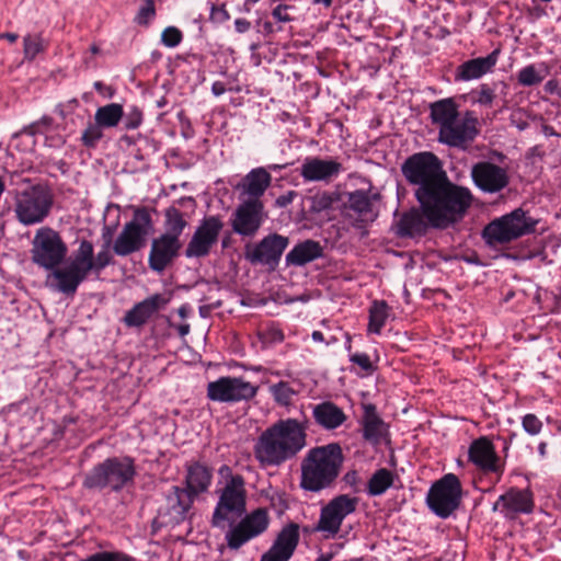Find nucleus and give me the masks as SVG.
Here are the masks:
<instances>
[{
    "instance_id": "f257e3e1",
    "label": "nucleus",
    "mask_w": 561,
    "mask_h": 561,
    "mask_svg": "<svg viewBox=\"0 0 561 561\" xmlns=\"http://www.w3.org/2000/svg\"><path fill=\"white\" fill-rule=\"evenodd\" d=\"M401 172L431 224L446 229L465 217L473 195L468 187L453 183L439 158L430 151L416 152L405 159Z\"/></svg>"
},
{
    "instance_id": "f03ea898",
    "label": "nucleus",
    "mask_w": 561,
    "mask_h": 561,
    "mask_svg": "<svg viewBox=\"0 0 561 561\" xmlns=\"http://www.w3.org/2000/svg\"><path fill=\"white\" fill-rule=\"evenodd\" d=\"M309 420L282 419L257 437L253 454L262 467H279L294 459L307 446Z\"/></svg>"
},
{
    "instance_id": "7ed1b4c3",
    "label": "nucleus",
    "mask_w": 561,
    "mask_h": 561,
    "mask_svg": "<svg viewBox=\"0 0 561 561\" xmlns=\"http://www.w3.org/2000/svg\"><path fill=\"white\" fill-rule=\"evenodd\" d=\"M112 230L104 227L103 239L105 241L103 249L94 255L93 243L89 240H81L78 249L64 265V270L56 272L58 279V291L72 297L78 287L88 278L91 273L99 275L106 266L112 263L110 244L112 242Z\"/></svg>"
},
{
    "instance_id": "20e7f679",
    "label": "nucleus",
    "mask_w": 561,
    "mask_h": 561,
    "mask_svg": "<svg viewBox=\"0 0 561 561\" xmlns=\"http://www.w3.org/2000/svg\"><path fill=\"white\" fill-rule=\"evenodd\" d=\"M344 455L337 443L310 448L300 463V488L320 492L334 485L342 470Z\"/></svg>"
},
{
    "instance_id": "39448f33",
    "label": "nucleus",
    "mask_w": 561,
    "mask_h": 561,
    "mask_svg": "<svg viewBox=\"0 0 561 561\" xmlns=\"http://www.w3.org/2000/svg\"><path fill=\"white\" fill-rule=\"evenodd\" d=\"M31 244L32 262L50 272L49 279L58 291V279L55 274L57 271L64 270L61 264L68 254L67 243L57 230L46 226L36 230Z\"/></svg>"
},
{
    "instance_id": "423d86ee",
    "label": "nucleus",
    "mask_w": 561,
    "mask_h": 561,
    "mask_svg": "<svg viewBox=\"0 0 561 561\" xmlns=\"http://www.w3.org/2000/svg\"><path fill=\"white\" fill-rule=\"evenodd\" d=\"M134 460L129 457H112L95 465L83 479V486L89 490H110L118 492L135 476Z\"/></svg>"
},
{
    "instance_id": "0eeeda50",
    "label": "nucleus",
    "mask_w": 561,
    "mask_h": 561,
    "mask_svg": "<svg viewBox=\"0 0 561 561\" xmlns=\"http://www.w3.org/2000/svg\"><path fill=\"white\" fill-rule=\"evenodd\" d=\"M53 205L54 196L48 187L32 185L16 193L15 218L24 226L42 224L50 214Z\"/></svg>"
},
{
    "instance_id": "6e6552de",
    "label": "nucleus",
    "mask_w": 561,
    "mask_h": 561,
    "mask_svg": "<svg viewBox=\"0 0 561 561\" xmlns=\"http://www.w3.org/2000/svg\"><path fill=\"white\" fill-rule=\"evenodd\" d=\"M537 220L527 216L522 208L492 220L482 232L489 245L505 244L535 231Z\"/></svg>"
},
{
    "instance_id": "1a4fd4ad",
    "label": "nucleus",
    "mask_w": 561,
    "mask_h": 561,
    "mask_svg": "<svg viewBox=\"0 0 561 561\" xmlns=\"http://www.w3.org/2000/svg\"><path fill=\"white\" fill-rule=\"evenodd\" d=\"M461 483L454 473H447L436 481L426 497L428 507L440 518L449 517L460 505Z\"/></svg>"
},
{
    "instance_id": "9d476101",
    "label": "nucleus",
    "mask_w": 561,
    "mask_h": 561,
    "mask_svg": "<svg viewBox=\"0 0 561 561\" xmlns=\"http://www.w3.org/2000/svg\"><path fill=\"white\" fill-rule=\"evenodd\" d=\"M245 481L236 474L226 481L213 514V525L220 526L229 514L241 515L245 511Z\"/></svg>"
},
{
    "instance_id": "9b49d317",
    "label": "nucleus",
    "mask_w": 561,
    "mask_h": 561,
    "mask_svg": "<svg viewBox=\"0 0 561 561\" xmlns=\"http://www.w3.org/2000/svg\"><path fill=\"white\" fill-rule=\"evenodd\" d=\"M478 125V118L467 111L461 118L458 116L453 123L438 129L437 139L450 148L467 150L480 133Z\"/></svg>"
},
{
    "instance_id": "f8f14e48",
    "label": "nucleus",
    "mask_w": 561,
    "mask_h": 561,
    "mask_svg": "<svg viewBox=\"0 0 561 561\" xmlns=\"http://www.w3.org/2000/svg\"><path fill=\"white\" fill-rule=\"evenodd\" d=\"M256 393V386L239 377H220L207 385V397L216 402L249 401Z\"/></svg>"
},
{
    "instance_id": "ddd939ff",
    "label": "nucleus",
    "mask_w": 561,
    "mask_h": 561,
    "mask_svg": "<svg viewBox=\"0 0 561 561\" xmlns=\"http://www.w3.org/2000/svg\"><path fill=\"white\" fill-rule=\"evenodd\" d=\"M357 503V497H351L347 494L333 497L321 508L314 530L327 533V537L335 536L340 531L344 518L356 511Z\"/></svg>"
},
{
    "instance_id": "4468645a",
    "label": "nucleus",
    "mask_w": 561,
    "mask_h": 561,
    "mask_svg": "<svg viewBox=\"0 0 561 561\" xmlns=\"http://www.w3.org/2000/svg\"><path fill=\"white\" fill-rule=\"evenodd\" d=\"M288 244L289 239L287 237L271 233L254 245L247 244L244 247V257L253 265L260 264L275 268Z\"/></svg>"
},
{
    "instance_id": "2eb2a0df",
    "label": "nucleus",
    "mask_w": 561,
    "mask_h": 561,
    "mask_svg": "<svg viewBox=\"0 0 561 561\" xmlns=\"http://www.w3.org/2000/svg\"><path fill=\"white\" fill-rule=\"evenodd\" d=\"M224 222L218 216L205 217L193 233L185 249L186 257H205L218 242Z\"/></svg>"
},
{
    "instance_id": "dca6fc26",
    "label": "nucleus",
    "mask_w": 561,
    "mask_h": 561,
    "mask_svg": "<svg viewBox=\"0 0 561 561\" xmlns=\"http://www.w3.org/2000/svg\"><path fill=\"white\" fill-rule=\"evenodd\" d=\"M265 218L264 205L260 199H248L233 211L230 224L232 231L242 237H254Z\"/></svg>"
},
{
    "instance_id": "f3484780",
    "label": "nucleus",
    "mask_w": 561,
    "mask_h": 561,
    "mask_svg": "<svg viewBox=\"0 0 561 561\" xmlns=\"http://www.w3.org/2000/svg\"><path fill=\"white\" fill-rule=\"evenodd\" d=\"M470 175L473 184L483 193L495 194L510 184L506 169L490 161L474 163Z\"/></svg>"
},
{
    "instance_id": "a211bd4d",
    "label": "nucleus",
    "mask_w": 561,
    "mask_h": 561,
    "mask_svg": "<svg viewBox=\"0 0 561 561\" xmlns=\"http://www.w3.org/2000/svg\"><path fill=\"white\" fill-rule=\"evenodd\" d=\"M268 526L265 510L259 508L245 516L236 527L226 534L227 546L237 550L250 539L261 535Z\"/></svg>"
},
{
    "instance_id": "6ab92c4d",
    "label": "nucleus",
    "mask_w": 561,
    "mask_h": 561,
    "mask_svg": "<svg viewBox=\"0 0 561 561\" xmlns=\"http://www.w3.org/2000/svg\"><path fill=\"white\" fill-rule=\"evenodd\" d=\"M196 496L185 486L173 485L165 495V505L160 507L159 514L165 518V524L178 525L186 519Z\"/></svg>"
},
{
    "instance_id": "aec40b11",
    "label": "nucleus",
    "mask_w": 561,
    "mask_h": 561,
    "mask_svg": "<svg viewBox=\"0 0 561 561\" xmlns=\"http://www.w3.org/2000/svg\"><path fill=\"white\" fill-rule=\"evenodd\" d=\"M534 510L533 493L528 489L511 488L500 495L492 511L501 512L504 517L514 519L518 514H529Z\"/></svg>"
},
{
    "instance_id": "412c9836",
    "label": "nucleus",
    "mask_w": 561,
    "mask_h": 561,
    "mask_svg": "<svg viewBox=\"0 0 561 561\" xmlns=\"http://www.w3.org/2000/svg\"><path fill=\"white\" fill-rule=\"evenodd\" d=\"M468 459L484 473H502L503 471L495 447L485 436L479 437L470 444Z\"/></svg>"
},
{
    "instance_id": "4be33fe9",
    "label": "nucleus",
    "mask_w": 561,
    "mask_h": 561,
    "mask_svg": "<svg viewBox=\"0 0 561 561\" xmlns=\"http://www.w3.org/2000/svg\"><path fill=\"white\" fill-rule=\"evenodd\" d=\"M299 538V526L295 523L286 525L260 561H288L298 546Z\"/></svg>"
},
{
    "instance_id": "5701e85b",
    "label": "nucleus",
    "mask_w": 561,
    "mask_h": 561,
    "mask_svg": "<svg viewBox=\"0 0 561 561\" xmlns=\"http://www.w3.org/2000/svg\"><path fill=\"white\" fill-rule=\"evenodd\" d=\"M181 248V241L175 238L161 234L153 239L148 256L149 267L159 274L163 273L178 256Z\"/></svg>"
},
{
    "instance_id": "b1692460",
    "label": "nucleus",
    "mask_w": 561,
    "mask_h": 561,
    "mask_svg": "<svg viewBox=\"0 0 561 561\" xmlns=\"http://www.w3.org/2000/svg\"><path fill=\"white\" fill-rule=\"evenodd\" d=\"M343 171V165L334 159L306 158L300 167V175L307 182L329 183Z\"/></svg>"
},
{
    "instance_id": "393cba45",
    "label": "nucleus",
    "mask_w": 561,
    "mask_h": 561,
    "mask_svg": "<svg viewBox=\"0 0 561 561\" xmlns=\"http://www.w3.org/2000/svg\"><path fill=\"white\" fill-rule=\"evenodd\" d=\"M419 206H421L419 204ZM428 228L436 229L421 207H412L404 211L393 226L394 233L400 238H414L426 234Z\"/></svg>"
},
{
    "instance_id": "a878e982",
    "label": "nucleus",
    "mask_w": 561,
    "mask_h": 561,
    "mask_svg": "<svg viewBox=\"0 0 561 561\" xmlns=\"http://www.w3.org/2000/svg\"><path fill=\"white\" fill-rule=\"evenodd\" d=\"M500 54L501 49L495 48L485 57L472 58L462 62L456 69L455 80H478L482 78L484 75L492 72L493 68L497 64Z\"/></svg>"
},
{
    "instance_id": "bb28decb",
    "label": "nucleus",
    "mask_w": 561,
    "mask_h": 561,
    "mask_svg": "<svg viewBox=\"0 0 561 561\" xmlns=\"http://www.w3.org/2000/svg\"><path fill=\"white\" fill-rule=\"evenodd\" d=\"M140 249V207L134 210V219L126 224L113 245L119 256H126Z\"/></svg>"
},
{
    "instance_id": "cd10ccee",
    "label": "nucleus",
    "mask_w": 561,
    "mask_h": 561,
    "mask_svg": "<svg viewBox=\"0 0 561 561\" xmlns=\"http://www.w3.org/2000/svg\"><path fill=\"white\" fill-rule=\"evenodd\" d=\"M185 488L196 497L208 491L213 480V469L199 461L185 465Z\"/></svg>"
},
{
    "instance_id": "c85d7f7f",
    "label": "nucleus",
    "mask_w": 561,
    "mask_h": 561,
    "mask_svg": "<svg viewBox=\"0 0 561 561\" xmlns=\"http://www.w3.org/2000/svg\"><path fill=\"white\" fill-rule=\"evenodd\" d=\"M272 176L264 168L251 170L242 181L237 185L242 194L248 195L249 199H260L266 188L271 185Z\"/></svg>"
},
{
    "instance_id": "c756f323",
    "label": "nucleus",
    "mask_w": 561,
    "mask_h": 561,
    "mask_svg": "<svg viewBox=\"0 0 561 561\" xmlns=\"http://www.w3.org/2000/svg\"><path fill=\"white\" fill-rule=\"evenodd\" d=\"M314 422L327 431L340 427L347 419L344 411L331 401H324L312 408Z\"/></svg>"
},
{
    "instance_id": "7c9ffc66",
    "label": "nucleus",
    "mask_w": 561,
    "mask_h": 561,
    "mask_svg": "<svg viewBox=\"0 0 561 561\" xmlns=\"http://www.w3.org/2000/svg\"><path fill=\"white\" fill-rule=\"evenodd\" d=\"M362 424L363 438L371 444H379L388 433V426L377 414V410L374 404L369 403L364 405Z\"/></svg>"
},
{
    "instance_id": "2f4dec72",
    "label": "nucleus",
    "mask_w": 561,
    "mask_h": 561,
    "mask_svg": "<svg viewBox=\"0 0 561 561\" xmlns=\"http://www.w3.org/2000/svg\"><path fill=\"white\" fill-rule=\"evenodd\" d=\"M323 255V248L318 241L308 239L296 244L286 254V264L294 266L306 265Z\"/></svg>"
},
{
    "instance_id": "473e14b6",
    "label": "nucleus",
    "mask_w": 561,
    "mask_h": 561,
    "mask_svg": "<svg viewBox=\"0 0 561 561\" xmlns=\"http://www.w3.org/2000/svg\"><path fill=\"white\" fill-rule=\"evenodd\" d=\"M347 207L362 218L354 222V227L363 228L368 221H374L377 214L373 211V203L367 192L357 190L348 194Z\"/></svg>"
},
{
    "instance_id": "72a5a7b5",
    "label": "nucleus",
    "mask_w": 561,
    "mask_h": 561,
    "mask_svg": "<svg viewBox=\"0 0 561 561\" xmlns=\"http://www.w3.org/2000/svg\"><path fill=\"white\" fill-rule=\"evenodd\" d=\"M459 116L458 106L454 99L447 98L430 104V118L438 129H443Z\"/></svg>"
},
{
    "instance_id": "f704fd0d",
    "label": "nucleus",
    "mask_w": 561,
    "mask_h": 561,
    "mask_svg": "<svg viewBox=\"0 0 561 561\" xmlns=\"http://www.w3.org/2000/svg\"><path fill=\"white\" fill-rule=\"evenodd\" d=\"M188 217L190 216L181 211L175 204L168 207L164 211L165 232L162 236H168L169 238H175V240H180V236L188 225Z\"/></svg>"
},
{
    "instance_id": "c9c22d12",
    "label": "nucleus",
    "mask_w": 561,
    "mask_h": 561,
    "mask_svg": "<svg viewBox=\"0 0 561 561\" xmlns=\"http://www.w3.org/2000/svg\"><path fill=\"white\" fill-rule=\"evenodd\" d=\"M397 476L387 468L376 470L367 482L366 492L370 496L382 495L393 485Z\"/></svg>"
},
{
    "instance_id": "e433bc0d",
    "label": "nucleus",
    "mask_w": 561,
    "mask_h": 561,
    "mask_svg": "<svg viewBox=\"0 0 561 561\" xmlns=\"http://www.w3.org/2000/svg\"><path fill=\"white\" fill-rule=\"evenodd\" d=\"M49 47V42L44 38L42 33L26 34L23 37L24 60L33 61L39 54L45 53Z\"/></svg>"
},
{
    "instance_id": "4c0bfd02",
    "label": "nucleus",
    "mask_w": 561,
    "mask_h": 561,
    "mask_svg": "<svg viewBox=\"0 0 561 561\" xmlns=\"http://www.w3.org/2000/svg\"><path fill=\"white\" fill-rule=\"evenodd\" d=\"M124 115L123 106L118 103H110L101 106L95 112V122L103 128L116 126Z\"/></svg>"
},
{
    "instance_id": "58836bf2",
    "label": "nucleus",
    "mask_w": 561,
    "mask_h": 561,
    "mask_svg": "<svg viewBox=\"0 0 561 561\" xmlns=\"http://www.w3.org/2000/svg\"><path fill=\"white\" fill-rule=\"evenodd\" d=\"M388 305L383 300H376L369 308L368 331L379 334L388 319Z\"/></svg>"
},
{
    "instance_id": "ea45409f",
    "label": "nucleus",
    "mask_w": 561,
    "mask_h": 561,
    "mask_svg": "<svg viewBox=\"0 0 561 561\" xmlns=\"http://www.w3.org/2000/svg\"><path fill=\"white\" fill-rule=\"evenodd\" d=\"M171 296L168 294H154L142 300V323L146 318L163 309L170 301Z\"/></svg>"
},
{
    "instance_id": "a19ab883",
    "label": "nucleus",
    "mask_w": 561,
    "mask_h": 561,
    "mask_svg": "<svg viewBox=\"0 0 561 561\" xmlns=\"http://www.w3.org/2000/svg\"><path fill=\"white\" fill-rule=\"evenodd\" d=\"M274 400L280 405H289L296 391L286 381H279L270 387Z\"/></svg>"
},
{
    "instance_id": "79ce46f5",
    "label": "nucleus",
    "mask_w": 561,
    "mask_h": 561,
    "mask_svg": "<svg viewBox=\"0 0 561 561\" xmlns=\"http://www.w3.org/2000/svg\"><path fill=\"white\" fill-rule=\"evenodd\" d=\"M472 102L481 106L491 107L495 100V90L488 83H482L479 88L472 91Z\"/></svg>"
},
{
    "instance_id": "37998d69",
    "label": "nucleus",
    "mask_w": 561,
    "mask_h": 561,
    "mask_svg": "<svg viewBox=\"0 0 561 561\" xmlns=\"http://www.w3.org/2000/svg\"><path fill=\"white\" fill-rule=\"evenodd\" d=\"M518 83L523 87H531L540 83L543 80L534 65H529L519 70L517 75Z\"/></svg>"
},
{
    "instance_id": "c03bdc74",
    "label": "nucleus",
    "mask_w": 561,
    "mask_h": 561,
    "mask_svg": "<svg viewBox=\"0 0 561 561\" xmlns=\"http://www.w3.org/2000/svg\"><path fill=\"white\" fill-rule=\"evenodd\" d=\"M102 128L96 122L95 124H89L82 133V144L88 148H94L103 136Z\"/></svg>"
},
{
    "instance_id": "a18cd8bd",
    "label": "nucleus",
    "mask_w": 561,
    "mask_h": 561,
    "mask_svg": "<svg viewBox=\"0 0 561 561\" xmlns=\"http://www.w3.org/2000/svg\"><path fill=\"white\" fill-rule=\"evenodd\" d=\"M336 199V196L332 193L323 192L316 194L311 199V209L316 213H321L331 208Z\"/></svg>"
},
{
    "instance_id": "49530a36",
    "label": "nucleus",
    "mask_w": 561,
    "mask_h": 561,
    "mask_svg": "<svg viewBox=\"0 0 561 561\" xmlns=\"http://www.w3.org/2000/svg\"><path fill=\"white\" fill-rule=\"evenodd\" d=\"M53 124V118L49 116H43L41 119L25 126L19 134H25L28 136L43 135L45 134Z\"/></svg>"
},
{
    "instance_id": "de8ad7c7",
    "label": "nucleus",
    "mask_w": 561,
    "mask_h": 561,
    "mask_svg": "<svg viewBox=\"0 0 561 561\" xmlns=\"http://www.w3.org/2000/svg\"><path fill=\"white\" fill-rule=\"evenodd\" d=\"M183 38L182 32L175 26H168L161 34V42L167 47H176Z\"/></svg>"
},
{
    "instance_id": "09e8293b",
    "label": "nucleus",
    "mask_w": 561,
    "mask_h": 561,
    "mask_svg": "<svg viewBox=\"0 0 561 561\" xmlns=\"http://www.w3.org/2000/svg\"><path fill=\"white\" fill-rule=\"evenodd\" d=\"M522 426L526 433L535 436L541 432L543 424L537 415L528 413L523 416Z\"/></svg>"
},
{
    "instance_id": "8fccbe9b",
    "label": "nucleus",
    "mask_w": 561,
    "mask_h": 561,
    "mask_svg": "<svg viewBox=\"0 0 561 561\" xmlns=\"http://www.w3.org/2000/svg\"><path fill=\"white\" fill-rule=\"evenodd\" d=\"M260 339L265 344L280 343L284 340L283 331L277 327H267L260 331Z\"/></svg>"
},
{
    "instance_id": "3c124183",
    "label": "nucleus",
    "mask_w": 561,
    "mask_h": 561,
    "mask_svg": "<svg viewBox=\"0 0 561 561\" xmlns=\"http://www.w3.org/2000/svg\"><path fill=\"white\" fill-rule=\"evenodd\" d=\"M81 561H131V558L122 552L101 551Z\"/></svg>"
},
{
    "instance_id": "603ef678",
    "label": "nucleus",
    "mask_w": 561,
    "mask_h": 561,
    "mask_svg": "<svg viewBox=\"0 0 561 561\" xmlns=\"http://www.w3.org/2000/svg\"><path fill=\"white\" fill-rule=\"evenodd\" d=\"M350 360L358 365L366 373H371L374 370L373 363L370 362V358L366 353L353 354Z\"/></svg>"
},
{
    "instance_id": "864d4df0",
    "label": "nucleus",
    "mask_w": 561,
    "mask_h": 561,
    "mask_svg": "<svg viewBox=\"0 0 561 561\" xmlns=\"http://www.w3.org/2000/svg\"><path fill=\"white\" fill-rule=\"evenodd\" d=\"M127 327L140 325V302H136L134 307L125 314L123 319Z\"/></svg>"
},
{
    "instance_id": "5fc2aeb1",
    "label": "nucleus",
    "mask_w": 561,
    "mask_h": 561,
    "mask_svg": "<svg viewBox=\"0 0 561 561\" xmlns=\"http://www.w3.org/2000/svg\"><path fill=\"white\" fill-rule=\"evenodd\" d=\"M291 9L290 5L287 4H278L272 11L273 18L278 22H289L291 21L290 15L288 14V10Z\"/></svg>"
},
{
    "instance_id": "6e6d98bb",
    "label": "nucleus",
    "mask_w": 561,
    "mask_h": 561,
    "mask_svg": "<svg viewBox=\"0 0 561 561\" xmlns=\"http://www.w3.org/2000/svg\"><path fill=\"white\" fill-rule=\"evenodd\" d=\"M210 18L216 22L222 23L230 19V14L226 10L225 5L213 7Z\"/></svg>"
},
{
    "instance_id": "4d7b16f0",
    "label": "nucleus",
    "mask_w": 561,
    "mask_h": 561,
    "mask_svg": "<svg viewBox=\"0 0 561 561\" xmlns=\"http://www.w3.org/2000/svg\"><path fill=\"white\" fill-rule=\"evenodd\" d=\"M156 15L154 2L153 0H146L145 5H142V23H147Z\"/></svg>"
},
{
    "instance_id": "13d9d810",
    "label": "nucleus",
    "mask_w": 561,
    "mask_h": 561,
    "mask_svg": "<svg viewBox=\"0 0 561 561\" xmlns=\"http://www.w3.org/2000/svg\"><path fill=\"white\" fill-rule=\"evenodd\" d=\"M295 195H296L295 192L289 191L288 193L278 196L276 198V205L278 207H286L287 205H289L293 202Z\"/></svg>"
},
{
    "instance_id": "bf43d9fd",
    "label": "nucleus",
    "mask_w": 561,
    "mask_h": 561,
    "mask_svg": "<svg viewBox=\"0 0 561 561\" xmlns=\"http://www.w3.org/2000/svg\"><path fill=\"white\" fill-rule=\"evenodd\" d=\"M234 28L238 33H245L251 28V23L245 19H237L234 21Z\"/></svg>"
},
{
    "instance_id": "052dcab7",
    "label": "nucleus",
    "mask_w": 561,
    "mask_h": 561,
    "mask_svg": "<svg viewBox=\"0 0 561 561\" xmlns=\"http://www.w3.org/2000/svg\"><path fill=\"white\" fill-rule=\"evenodd\" d=\"M257 26L261 27L259 31L264 33L265 35H268V34H272L275 32L274 25L271 21H264V22L259 21Z\"/></svg>"
},
{
    "instance_id": "680f3d73",
    "label": "nucleus",
    "mask_w": 561,
    "mask_h": 561,
    "mask_svg": "<svg viewBox=\"0 0 561 561\" xmlns=\"http://www.w3.org/2000/svg\"><path fill=\"white\" fill-rule=\"evenodd\" d=\"M175 204L183 206V207H188V208H191L192 211H194V209L196 207V202L193 197H182V198L178 199L175 202Z\"/></svg>"
},
{
    "instance_id": "e2e57ef3",
    "label": "nucleus",
    "mask_w": 561,
    "mask_h": 561,
    "mask_svg": "<svg viewBox=\"0 0 561 561\" xmlns=\"http://www.w3.org/2000/svg\"><path fill=\"white\" fill-rule=\"evenodd\" d=\"M227 91V88L224 82L215 81L211 85V92L215 96H220Z\"/></svg>"
},
{
    "instance_id": "0e129e2a",
    "label": "nucleus",
    "mask_w": 561,
    "mask_h": 561,
    "mask_svg": "<svg viewBox=\"0 0 561 561\" xmlns=\"http://www.w3.org/2000/svg\"><path fill=\"white\" fill-rule=\"evenodd\" d=\"M545 91L550 93V94L559 92V82H558V80L551 79V80L547 81L546 84H545Z\"/></svg>"
},
{
    "instance_id": "69168bd1",
    "label": "nucleus",
    "mask_w": 561,
    "mask_h": 561,
    "mask_svg": "<svg viewBox=\"0 0 561 561\" xmlns=\"http://www.w3.org/2000/svg\"><path fill=\"white\" fill-rule=\"evenodd\" d=\"M219 474L222 478H226V481L229 480L231 477L236 476V474L232 473L231 468L229 466H227V465H224V466L220 467Z\"/></svg>"
},
{
    "instance_id": "338daca9",
    "label": "nucleus",
    "mask_w": 561,
    "mask_h": 561,
    "mask_svg": "<svg viewBox=\"0 0 561 561\" xmlns=\"http://www.w3.org/2000/svg\"><path fill=\"white\" fill-rule=\"evenodd\" d=\"M541 130H542V133H543L546 136H548V137H550V136H557V137H560V134H559V133H557V131H556V129H554L552 126H550V125L543 124V125L541 126Z\"/></svg>"
},
{
    "instance_id": "774afa93",
    "label": "nucleus",
    "mask_w": 561,
    "mask_h": 561,
    "mask_svg": "<svg viewBox=\"0 0 561 561\" xmlns=\"http://www.w3.org/2000/svg\"><path fill=\"white\" fill-rule=\"evenodd\" d=\"M0 38L1 39H7L10 43H15L18 41V38H19V35L16 33L7 32V33H1L0 34Z\"/></svg>"
}]
</instances>
